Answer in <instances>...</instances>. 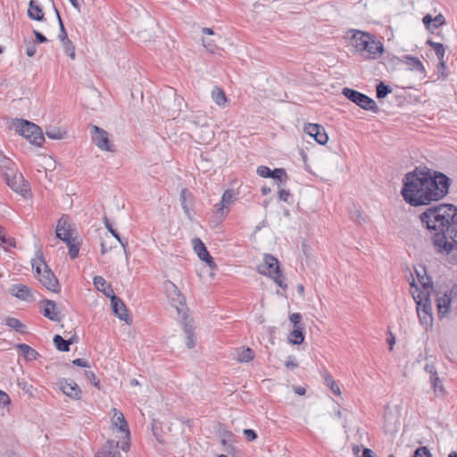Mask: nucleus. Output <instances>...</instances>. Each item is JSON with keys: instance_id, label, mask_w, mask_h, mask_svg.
<instances>
[{"instance_id": "1", "label": "nucleus", "mask_w": 457, "mask_h": 457, "mask_svg": "<svg viewBox=\"0 0 457 457\" xmlns=\"http://www.w3.org/2000/svg\"><path fill=\"white\" fill-rule=\"evenodd\" d=\"M402 196L411 206L430 205L444 199L449 193L452 179L445 173L416 167L403 180Z\"/></svg>"}, {"instance_id": "2", "label": "nucleus", "mask_w": 457, "mask_h": 457, "mask_svg": "<svg viewBox=\"0 0 457 457\" xmlns=\"http://www.w3.org/2000/svg\"><path fill=\"white\" fill-rule=\"evenodd\" d=\"M424 228L434 232V245L440 253H449L453 250V243L448 235L457 220V207L452 204H439L427 208L419 215Z\"/></svg>"}, {"instance_id": "3", "label": "nucleus", "mask_w": 457, "mask_h": 457, "mask_svg": "<svg viewBox=\"0 0 457 457\" xmlns=\"http://www.w3.org/2000/svg\"><path fill=\"white\" fill-rule=\"evenodd\" d=\"M350 32L351 44L363 59H377L383 53L384 46L374 35L356 29Z\"/></svg>"}, {"instance_id": "4", "label": "nucleus", "mask_w": 457, "mask_h": 457, "mask_svg": "<svg viewBox=\"0 0 457 457\" xmlns=\"http://www.w3.org/2000/svg\"><path fill=\"white\" fill-rule=\"evenodd\" d=\"M258 272L272 278L273 281L282 289L285 290L287 288L280 263L272 254H264L263 263L258 266Z\"/></svg>"}, {"instance_id": "5", "label": "nucleus", "mask_w": 457, "mask_h": 457, "mask_svg": "<svg viewBox=\"0 0 457 457\" xmlns=\"http://www.w3.org/2000/svg\"><path fill=\"white\" fill-rule=\"evenodd\" d=\"M411 294L417 304V314L420 321L428 329L433 324L432 304L428 294L420 291L416 287L415 292H411Z\"/></svg>"}, {"instance_id": "6", "label": "nucleus", "mask_w": 457, "mask_h": 457, "mask_svg": "<svg viewBox=\"0 0 457 457\" xmlns=\"http://www.w3.org/2000/svg\"><path fill=\"white\" fill-rule=\"evenodd\" d=\"M16 132L27 138L34 145L41 146L45 142L43 131L39 126L23 119L14 120Z\"/></svg>"}, {"instance_id": "7", "label": "nucleus", "mask_w": 457, "mask_h": 457, "mask_svg": "<svg viewBox=\"0 0 457 457\" xmlns=\"http://www.w3.org/2000/svg\"><path fill=\"white\" fill-rule=\"evenodd\" d=\"M342 95L363 110L371 111L374 112L378 111V107L376 102L371 97L361 92L350 87H344L342 90Z\"/></svg>"}, {"instance_id": "8", "label": "nucleus", "mask_w": 457, "mask_h": 457, "mask_svg": "<svg viewBox=\"0 0 457 457\" xmlns=\"http://www.w3.org/2000/svg\"><path fill=\"white\" fill-rule=\"evenodd\" d=\"M91 138L93 143L101 150L112 152L115 151L114 145L111 143L109 133L104 129L92 125L91 127Z\"/></svg>"}, {"instance_id": "9", "label": "nucleus", "mask_w": 457, "mask_h": 457, "mask_svg": "<svg viewBox=\"0 0 457 457\" xmlns=\"http://www.w3.org/2000/svg\"><path fill=\"white\" fill-rule=\"evenodd\" d=\"M4 180L9 187L24 197H26L27 194L30 190L28 181L21 173H13L12 175L5 173Z\"/></svg>"}, {"instance_id": "10", "label": "nucleus", "mask_w": 457, "mask_h": 457, "mask_svg": "<svg viewBox=\"0 0 457 457\" xmlns=\"http://www.w3.org/2000/svg\"><path fill=\"white\" fill-rule=\"evenodd\" d=\"M57 386L60 390L72 400H80L82 390L79 385L71 378H61L57 380Z\"/></svg>"}, {"instance_id": "11", "label": "nucleus", "mask_w": 457, "mask_h": 457, "mask_svg": "<svg viewBox=\"0 0 457 457\" xmlns=\"http://www.w3.org/2000/svg\"><path fill=\"white\" fill-rule=\"evenodd\" d=\"M233 197L234 191L232 189H227L222 194L221 201L214 205L217 218L220 219V220H217V223L221 222L227 217L229 212L227 205L233 202Z\"/></svg>"}, {"instance_id": "12", "label": "nucleus", "mask_w": 457, "mask_h": 457, "mask_svg": "<svg viewBox=\"0 0 457 457\" xmlns=\"http://www.w3.org/2000/svg\"><path fill=\"white\" fill-rule=\"evenodd\" d=\"M38 281L49 291L54 293H59L61 291L60 283L47 264H45L43 274L38 278Z\"/></svg>"}, {"instance_id": "13", "label": "nucleus", "mask_w": 457, "mask_h": 457, "mask_svg": "<svg viewBox=\"0 0 457 457\" xmlns=\"http://www.w3.org/2000/svg\"><path fill=\"white\" fill-rule=\"evenodd\" d=\"M303 131L321 145H326L328 141V136L324 127L320 124L307 123L303 128Z\"/></svg>"}, {"instance_id": "14", "label": "nucleus", "mask_w": 457, "mask_h": 457, "mask_svg": "<svg viewBox=\"0 0 457 457\" xmlns=\"http://www.w3.org/2000/svg\"><path fill=\"white\" fill-rule=\"evenodd\" d=\"M192 242L194 250L197 253L199 259L204 262L211 269H215L217 265L214 262V259L207 250L204 243L200 238H194Z\"/></svg>"}, {"instance_id": "15", "label": "nucleus", "mask_w": 457, "mask_h": 457, "mask_svg": "<svg viewBox=\"0 0 457 457\" xmlns=\"http://www.w3.org/2000/svg\"><path fill=\"white\" fill-rule=\"evenodd\" d=\"M179 201H180L181 207H182L186 216L190 220H193L192 207L194 205V201H195L194 195L187 188H183L179 194Z\"/></svg>"}, {"instance_id": "16", "label": "nucleus", "mask_w": 457, "mask_h": 457, "mask_svg": "<svg viewBox=\"0 0 457 457\" xmlns=\"http://www.w3.org/2000/svg\"><path fill=\"white\" fill-rule=\"evenodd\" d=\"M42 303H44V306L40 310V312L44 315V317L49 319L52 321L59 322L62 320V315L60 312L57 311L56 303L54 301L44 299Z\"/></svg>"}, {"instance_id": "17", "label": "nucleus", "mask_w": 457, "mask_h": 457, "mask_svg": "<svg viewBox=\"0 0 457 457\" xmlns=\"http://www.w3.org/2000/svg\"><path fill=\"white\" fill-rule=\"evenodd\" d=\"M110 300L112 312L120 320L128 322L129 320V315L128 313V309L124 302L116 295H114Z\"/></svg>"}, {"instance_id": "18", "label": "nucleus", "mask_w": 457, "mask_h": 457, "mask_svg": "<svg viewBox=\"0 0 457 457\" xmlns=\"http://www.w3.org/2000/svg\"><path fill=\"white\" fill-rule=\"evenodd\" d=\"M166 289L170 294V297L172 302V304L176 306L179 313H180L182 312V310L180 309V306L184 307L186 304L185 296L180 293V291L179 290L177 286L170 281H168Z\"/></svg>"}, {"instance_id": "19", "label": "nucleus", "mask_w": 457, "mask_h": 457, "mask_svg": "<svg viewBox=\"0 0 457 457\" xmlns=\"http://www.w3.org/2000/svg\"><path fill=\"white\" fill-rule=\"evenodd\" d=\"M57 232L62 234H66L70 237H73L77 234V229L74 224L71 221V219L68 215L63 214L57 221L55 228V236L57 237Z\"/></svg>"}, {"instance_id": "20", "label": "nucleus", "mask_w": 457, "mask_h": 457, "mask_svg": "<svg viewBox=\"0 0 457 457\" xmlns=\"http://www.w3.org/2000/svg\"><path fill=\"white\" fill-rule=\"evenodd\" d=\"M10 293L14 297L23 300L32 302L34 300V296L32 295L31 289L23 284H14L10 288Z\"/></svg>"}, {"instance_id": "21", "label": "nucleus", "mask_w": 457, "mask_h": 457, "mask_svg": "<svg viewBox=\"0 0 457 457\" xmlns=\"http://www.w3.org/2000/svg\"><path fill=\"white\" fill-rule=\"evenodd\" d=\"M93 284L97 291L103 293L109 299L115 295L112 284L107 282L102 276H95Z\"/></svg>"}, {"instance_id": "22", "label": "nucleus", "mask_w": 457, "mask_h": 457, "mask_svg": "<svg viewBox=\"0 0 457 457\" xmlns=\"http://www.w3.org/2000/svg\"><path fill=\"white\" fill-rule=\"evenodd\" d=\"M422 22L428 31L434 32L436 29L445 23V18L441 13L436 17H432L430 14H426L422 19Z\"/></svg>"}, {"instance_id": "23", "label": "nucleus", "mask_w": 457, "mask_h": 457, "mask_svg": "<svg viewBox=\"0 0 457 457\" xmlns=\"http://www.w3.org/2000/svg\"><path fill=\"white\" fill-rule=\"evenodd\" d=\"M183 331L186 335V345L188 348H194L195 345V338L194 334V326L192 320H187V316H184Z\"/></svg>"}, {"instance_id": "24", "label": "nucleus", "mask_w": 457, "mask_h": 457, "mask_svg": "<svg viewBox=\"0 0 457 457\" xmlns=\"http://www.w3.org/2000/svg\"><path fill=\"white\" fill-rule=\"evenodd\" d=\"M28 16L33 21H41L44 20V12L41 6L36 0H30L28 8Z\"/></svg>"}, {"instance_id": "25", "label": "nucleus", "mask_w": 457, "mask_h": 457, "mask_svg": "<svg viewBox=\"0 0 457 457\" xmlns=\"http://www.w3.org/2000/svg\"><path fill=\"white\" fill-rule=\"evenodd\" d=\"M402 63H404L410 71H414L420 73L424 72L425 71L423 63L420 62V60L411 55H404L402 58Z\"/></svg>"}, {"instance_id": "26", "label": "nucleus", "mask_w": 457, "mask_h": 457, "mask_svg": "<svg viewBox=\"0 0 457 457\" xmlns=\"http://www.w3.org/2000/svg\"><path fill=\"white\" fill-rule=\"evenodd\" d=\"M21 354L26 361H34L39 357V353L27 344L21 343L16 345Z\"/></svg>"}, {"instance_id": "27", "label": "nucleus", "mask_w": 457, "mask_h": 457, "mask_svg": "<svg viewBox=\"0 0 457 457\" xmlns=\"http://www.w3.org/2000/svg\"><path fill=\"white\" fill-rule=\"evenodd\" d=\"M113 425L119 428L120 432L126 433L127 436L129 437V428L124 415L120 411L114 409L113 414Z\"/></svg>"}, {"instance_id": "28", "label": "nucleus", "mask_w": 457, "mask_h": 457, "mask_svg": "<svg viewBox=\"0 0 457 457\" xmlns=\"http://www.w3.org/2000/svg\"><path fill=\"white\" fill-rule=\"evenodd\" d=\"M304 328L295 327L288 335V342L292 345H299L304 341Z\"/></svg>"}, {"instance_id": "29", "label": "nucleus", "mask_w": 457, "mask_h": 457, "mask_svg": "<svg viewBox=\"0 0 457 457\" xmlns=\"http://www.w3.org/2000/svg\"><path fill=\"white\" fill-rule=\"evenodd\" d=\"M451 298L445 294L444 296L437 299V312L438 316L443 318L448 313L450 310Z\"/></svg>"}, {"instance_id": "30", "label": "nucleus", "mask_w": 457, "mask_h": 457, "mask_svg": "<svg viewBox=\"0 0 457 457\" xmlns=\"http://www.w3.org/2000/svg\"><path fill=\"white\" fill-rule=\"evenodd\" d=\"M254 358V353L250 347L237 349V360L239 362H249Z\"/></svg>"}, {"instance_id": "31", "label": "nucleus", "mask_w": 457, "mask_h": 457, "mask_svg": "<svg viewBox=\"0 0 457 457\" xmlns=\"http://www.w3.org/2000/svg\"><path fill=\"white\" fill-rule=\"evenodd\" d=\"M270 179H274L279 187L282 184L287 182L288 179V175L284 168H276L272 170Z\"/></svg>"}, {"instance_id": "32", "label": "nucleus", "mask_w": 457, "mask_h": 457, "mask_svg": "<svg viewBox=\"0 0 457 457\" xmlns=\"http://www.w3.org/2000/svg\"><path fill=\"white\" fill-rule=\"evenodd\" d=\"M420 270L415 269V272L418 277V281L422 286V287L427 290L432 287V282L429 277L427 275L426 270L423 266L420 267Z\"/></svg>"}, {"instance_id": "33", "label": "nucleus", "mask_w": 457, "mask_h": 457, "mask_svg": "<svg viewBox=\"0 0 457 457\" xmlns=\"http://www.w3.org/2000/svg\"><path fill=\"white\" fill-rule=\"evenodd\" d=\"M4 324L10 328H12L16 332L23 334L26 332L25 325L18 319L14 317H6L4 320Z\"/></svg>"}, {"instance_id": "34", "label": "nucleus", "mask_w": 457, "mask_h": 457, "mask_svg": "<svg viewBox=\"0 0 457 457\" xmlns=\"http://www.w3.org/2000/svg\"><path fill=\"white\" fill-rule=\"evenodd\" d=\"M104 223L106 229L119 241L122 248L128 247V241L121 238L120 235L114 229L107 217H104Z\"/></svg>"}, {"instance_id": "35", "label": "nucleus", "mask_w": 457, "mask_h": 457, "mask_svg": "<svg viewBox=\"0 0 457 457\" xmlns=\"http://www.w3.org/2000/svg\"><path fill=\"white\" fill-rule=\"evenodd\" d=\"M66 131L56 127H47L46 129V135L51 139H62L66 137Z\"/></svg>"}, {"instance_id": "36", "label": "nucleus", "mask_w": 457, "mask_h": 457, "mask_svg": "<svg viewBox=\"0 0 457 457\" xmlns=\"http://www.w3.org/2000/svg\"><path fill=\"white\" fill-rule=\"evenodd\" d=\"M53 342L56 349L60 352H69L70 346L67 339H64L61 335H54Z\"/></svg>"}, {"instance_id": "37", "label": "nucleus", "mask_w": 457, "mask_h": 457, "mask_svg": "<svg viewBox=\"0 0 457 457\" xmlns=\"http://www.w3.org/2000/svg\"><path fill=\"white\" fill-rule=\"evenodd\" d=\"M323 378L325 380V384L330 390L337 395H340V388L338 385L336 383L332 376L328 372H324Z\"/></svg>"}, {"instance_id": "38", "label": "nucleus", "mask_w": 457, "mask_h": 457, "mask_svg": "<svg viewBox=\"0 0 457 457\" xmlns=\"http://www.w3.org/2000/svg\"><path fill=\"white\" fill-rule=\"evenodd\" d=\"M391 92H392L391 87L385 84V82H383V81H380L376 86V94H377V98H378V99L385 98Z\"/></svg>"}, {"instance_id": "39", "label": "nucleus", "mask_w": 457, "mask_h": 457, "mask_svg": "<svg viewBox=\"0 0 457 457\" xmlns=\"http://www.w3.org/2000/svg\"><path fill=\"white\" fill-rule=\"evenodd\" d=\"M54 12L56 14V18L58 20V24H59V28H60L58 38L61 42H63V41L69 39L68 34H67L66 29L64 27L63 21L62 20L61 14L55 6H54Z\"/></svg>"}, {"instance_id": "40", "label": "nucleus", "mask_w": 457, "mask_h": 457, "mask_svg": "<svg viewBox=\"0 0 457 457\" xmlns=\"http://www.w3.org/2000/svg\"><path fill=\"white\" fill-rule=\"evenodd\" d=\"M350 218L357 224H362L366 222V218L362 215L361 210L355 205H353V209L350 210Z\"/></svg>"}, {"instance_id": "41", "label": "nucleus", "mask_w": 457, "mask_h": 457, "mask_svg": "<svg viewBox=\"0 0 457 457\" xmlns=\"http://www.w3.org/2000/svg\"><path fill=\"white\" fill-rule=\"evenodd\" d=\"M212 96L213 101L218 105L224 104V103L227 101L225 92L218 87H215L214 89L212 90Z\"/></svg>"}, {"instance_id": "42", "label": "nucleus", "mask_w": 457, "mask_h": 457, "mask_svg": "<svg viewBox=\"0 0 457 457\" xmlns=\"http://www.w3.org/2000/svg\"><path fill=\"white\" fill-rule=\"evenodd\" d=\"M353 452L356 457H374V453L372 450L361 445H353Z\"/></svg>"}, {"instance_id": "43", "label": "nucleus", "mask_w": 457, "mask_h": 457, "mask_svg": "<svg viewBox=\"0 0 457 457\" xmlns=\"http://www.w3.org/2000/svg\"><path fill=\"white\" fill-rule=\"evenodd\" d=\"M427 44L433 48L438 59H444L445 50L443 44L434 42L431 39H428Z\"/></svg>"}, {"instance_id": "44", "label": "nucleus", "mask_w": 457, "mask_h": 457, "mask_svg": "<svg viewBox=\"0 0 457 457\" xmlns=\"http://www.w3.org/2000/svg\"><path fill=\"white\" fill-rule=\"evenodd\" d=\"M45 264H46V263L43 256L37 257V259L33 260V262H32V267H33V269H35L37 279L43 274V270L45 269Z\"/></svg>"}, {"instance_id": "45", "label": "nucleus", "mask_w": 457, "mask_h": 457, "mask_svg": "<svg viewBox=\"0 0 457 457\" xmlns=\"http://www.w3.org/2000/svg\"><path fill=\"white\" fill-rule=\"evenodd\" d=\"M62 43L65 54L70 56L72 60L75 59V46L71 39L65 40Z\"/></svg>"}, {"instance_id": "46", "label": "nucleus", "mask_w": 457, "mask_h": 457, "mask_svg": "<svg viewBox=\"0 0 457 457\" xmlns=\"http://www.w3.org/2000/svg\"><path fill=\"white\" fill-rule=\"evenodd\" d=\"M429 379L436 394H442L444 392V388L437 373H434V377H430Z\"/></svg>"}, {"instance_id": "47", "label": "nucleus", "mask_w": 457, "mask_h": 457, "mask_svg": "<svg viewBox=\"0 0 457 457\" xmlns=\"http://www.w3.org/2000/svg\"><path fill=\"white\" fill-rule=\"evenodd\" d=\"M4 228L0 226V245L6 248L9 246H14V240L11 237H6L4 234Z\"/></svg>"}, {"instance_id": "48", "label": "nucleus", "mask_w": 457, "mask_h": 457, "mask_svg": "<svg viewBox=\"0 0 457 457\" xmlns=\"http://www.w3.org/2000/svg\"><path fill=\"white\" fill-rule=\"evenodd\" d=\"M57 238L62 240V242H64L68 248H70V245H77V242H76V237H70L66 234H62L60 232H57Z\"/></svg>"}, {"instance_id": "49", "label": "nucleus", "mask_w": 457, "mask_h": 457, "mask_svg": "<svg viewBox=\"0 0 457 457\" xmlns=\"http://www.w3.org/2000/svg\"><path fill=\"white\" fill-rule=\"evenodd\" d=\"M94 457H121L119 451L102 450L97 452Z\"/></svg>"}, {"instance_id": "50", "label": "nucleus", "mask_w": 457, "mask_h": 457, "mask_svg": "<svg viewBox=\"0 0 457 457\" xmlns=\"http://www.w3.org/2000/svg\"><path fill=\"white\" fill-rule=\"evenodd\" d=\"M453 227L454 228H452L453 229H451V233L448 235V240L450 243H453V249H457V220L453 222Z\"/></svg>"}, {"instance_id": "51", "label": "nucleus", "mask_w": 457, "mask_h": 457, "mask_svg": "<svg viewBox=\"0 0 457 457\" xmlns=\"http://www.w3.org/2000/svg\"><path fill=\"white\" fill-rule=\"evenodd\" d=\"M256 172L262 178H270L272 170L268 166L261 165L257 168Z\"/></svg>"}, {"instance_id": "52", "label": "nucleus", "mask_w": 457, "mask_h": 457, "mask_svg": "<svg viewBox=\"0 0 457 457\" xmlns=\"http://www.w3.org/2000/svg\"><path fill=\"white\" fill-rule=\"evenodd\" d=\"M413 457H432V455L427 447L420 446L415 450Z\"/></svg>"}, {"instance_id": "53", "label": "nucleus", "mask_w": 457, "mask_h": 457, "mask_svg": "<svg viewBox=\"0 0 457 457\" xmlns=\"http://www.w3.org/2000/svg\"><path fill=\"white\" fill-rule=\"evenodd\" d=\"M243 435L245 437V439L249 442L254 441L258 436L255 430H253L252 428H245L243 430Z\"/></svg>"}, {"instance_id": "54", "label": "nucleus", "mask_w": 457, "mask_h": 457, "mask_svg": "<svg viewBox=\"0 0 457 457\" xmlns=\"http://www.w3.org/2000/svg\"><path fill=\"white\" fill-rule=\"evenodd\" d=\"M85 377L90 380L95 387L100 388V382L96 379V374L93 371L86 370Z\"/></svg>"}, {"instance_id": "55", "label": "nucleus", "mask_w": 457, "mask_h": 457, "mask_svg": "<svg viewBox=\"0 0 457 457\" xmlns=\"http://www.w3.org/2000/svg\"><path fill=\"white\" fill-rule=\"evenodd\" d=\"M37 53V46L36 43L33 41H29L27 43L26 46V54L29 57H33Z\"/></svg>"}, {"instance_id": "56", "label": "nucleus", "mask_w": 457, "mask_h": 457, "mask_svg": "<svg viewBox=\"0 0 457 457\" xmlns=\"http://www.w3.org/2000/svg\"><path fill=\"white\" fill-rule=\"evenodd\" d=\"M80 245L81 244L79 242H77L76 245H70L69 255H70L71 259L74 260L79 256Z\"/></svg>"}, {"instance_id": "57", "label": "nucleus", "mask_w": 457, "mask_h": 457, "mask_svg": "<svg viewBox=\"0 0 457 457\" xmlns=\"http://www.w3.org/2000/svg\"><path fill=\"white\" fill-rule=\"evenodd\" d=\"M11 404L10 396L3 390L0 389V406L5 407Z\"/></svg>"}, {"instance_id": "58", "label": "nucleus", "mask_w": 457, "mask_h": 457, "mask_svg": "<svg viewBox=\"0 0 457 457\" xmlns=\"http://www.w3.org/2000/svg\"><path fill=\"white\" fill-rule=\"evenodd\" d=\"M278 195L279 201L287 203L289 197L291 196V193L289 190L282 188L278 190Z\"/></svg>"}, {"instance_id": "59", "label": "nucleus", "mask_w": 457, "mask_h": 457, "mask_svg": "<svg viewBox=\"0 0 457 457\" xmlns=\"http://www.w3.org/2000/svg\"><path fill=\"white\" fill-rule=\"evenodd\" d=\"M301 320H302V315L299 312L292 313L289 316V320L294 325V328L300 327L299 323H300Z\"/></svg>"}, {"instance_id": "60", "label": "nucleus", "mask_w": 457, "mask_h": 457, "mask_svg": "<svg viewBox=\"0 0 457 457\" xmlns=\"http://www.w3.org/2000/svg\"><path fill=\"white\" fill-rule=\"evenodd\" d=\"M33 34L35 36V43L43 44V43H46L48 41L45 35H43L41 32H39L38 30L34 29Z\"/></svg>"}, {"instance_id": "61", "label": "nucleus", "mask_w": 457, "mask_h": 457, "mask_svg": "<svg viewBox=\"0 0 457 457\" xmlns=\"http://www.w3.org/2000/svg\"><path fill=\"white\" fill-rule=\"evenodd\" d=\"M71 362L73 365L78 366V367H82V368H89L90 367L89 362L87 360L82 359V358L74 359Z\"/></svg>"}, {"instance_id": "62", "label": "nucleus", "mask_w": 457, "mask_h": 457, "mask_svg": "<svg viewBox=\"0 0 457 457\" xmlns=\"http://www.w3.org/2000/svg\"><path fill=\"white\" fill-rule=\"evenodd\" d=\"M285 366L289 370H294L298 366V364L295 361V358L293 356H288L285 362Z\"/></svg>"}, {"instance_id": "63", "label": "nucleus", "mask_w": 457, "mask_h": 457, "mask_svg": "<svg viewBox=\"0 0 457 457\" xmlns=\"http://www.w3.org/2000/svg\"><path fill=\"white\" fill-rule=\"evenodd\" d=\"M119 447V442H116L114 440H112V439H109L106 441L105 445H104V450H112L113 451L114 448H118Z\"/></svg>"}, {"instance_id": "64", "label": "nucleus", "mask_w": 457, "mask_h": 457, "mask_svg": "<svg viewBox=\"0 0 457 457\" xmlns=\"http://www.w3.org/2000/svg\"><path fill=\"white\" fill-rule=\"evenodd\" d=\"M152 430H153V434L154 436L156 437V439L159 441V442H162V439L158 434V426H157V422L154 420L153 425H152Z\"/></svg>"}]
</instances>
